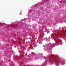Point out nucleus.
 I'll list each match as a JSON object with an SVG mask.
<instances>
[{"label":"nucleus","mask_w":66,"mask_h":66,"mask_svg":"<svg viewBox=\"0 0 66 66\" xmlns=\"http://www.w3.org/2000/svg\"><path fill=\"white\" fill-rule=\"evenodd\" d=\"M12 26L13 27V26Z\"/></svg>","instance_id":"3"},{"label":"nucleus","mask_w":66,"mask_h":66,"mask_svg":"<svg viewBox=\"0 0 66 66\" xmlns=\"http://www.w3.org/2000/svg\"><path fill=\"white\" fill-rule=\"evenodd\" d=\"M44 58L45 59V58H46V57L44 56Z\"/></svg>","instance_id":"2"},{"label":"nucleus","mask_w":66,"mask_h":66,"mask_svg":"<svg viewBox=\"0 0 66 66\" xmlns=\"http://www.w3.org/2000/svg\"><path fill=\"white\" fill-rule=\"evenodd\" d=\"M57 60H55V62H57Z\"/></svg>","instance_id":"1"}]
</instances>
